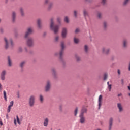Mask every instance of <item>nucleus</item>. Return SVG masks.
Returning <instances> with one entry per match:
<instances>
[{
  "instance_id": "nucleus-41",
  "label": "nucleus",
  "mask_w": 130,
  "mask_h": 130,
  "mask_svg": "<svg viewBox=\"0 0 130 130\" xmlns=\"http://www.w3.org/2000/svg\"><path fill=\"white\" fill-rule=\"evenodd\" d=\"M128 1L129 0H125L123 3L124 6H125L128 3Z\"/></svg>"
},
{
  "instance_id": "nucleus-61",
  "label": "nucleus",
  "mask_w": 130,
  "mask_h": 130,
  "mask_svg": "<svg viewBox=\"0 0 130 130\" xmlns=\"http://www.w3.org/2000/svg\"><path fill=\"white\" fill-rule=\"evenodd\" d=\"M44 35H46V33L44 32Z\"/></svg>"
},
{
  "instance_id": "nucleus-17",
  "label": "nucleus",
  "mask_w": 130,
  "mask_h": 130,
  "mask_svg": "<svg viewBox=\"0 0 130 130\" xmlns=\"http://www.w3.org/2000/svg\"><path fill=\"white\" fill-rule=\"evenodd\" d=\"M16 21V12L13 11L12 12V21L15 22Z\"/></svg>"
},
{
  "instance_id": "nucleus-28",
  "label": "nucleus",
  "mask_w": 130,
  "mask_h": 130,
  "mask_svg": "<svg viewBox=\"0 0 130 130\" xmlns=\"http://www.w3.org/2000/svg\"><path fill=\"white\" fill-rule=\"evenodd\" d=\"M9 41L10 42L11 47H13L14 46V43L13 42V40H12V39H10Z\"/></svg>"
},
{
  "instance_id": "nucleus-15",
  "label": "nucleus",
  "mask_w": 130,
  "mask_h": 130,
  "mask_svg": "<svg viewBox=\"0 0 130 130\" xmlns=\"http://www.w3.org/2000/svg\"><path fill=\"white\" fill-rule=\"evenodd\" d=\"M102 52L103 53H104L105 54H108V53H109V49H105V48H103L102 49Z\"/></svg>"
},
{
  "instance_id": "nucleus-25",
  "label": "nucleus",
  "mask_w": 130,
  "mask_h": 130,
  "mask_svg": "<svg viewBox=\"0 0 130 130\" xmlns=\"http://www.w3.org/2000/svg\"><path fill=\"white\" fill-rule=\"evenodd\" d=\"M20 13L21 16H24V9H23L22 8H20Z\"/></svg>"
},
{
  "instance_id": "nucleus-33",
  "label": "nucleus",
  "mask_w": 130,
  "mask_h": 130,
  "mask_svg": "<svg viewBox=\"0 0 130 130\" xmlns=\"http://www.w3.org/2000/svg\"><path fill=\"white\" fill-rule=\"evenodd\" d=\"M13 105H14V101H11L9 106L10 107H12Z\"/></svg>"
},
{
  "instance_id": "nucleus-27",
  "label": "nucleus",
  "mask_w": 130,
  "mask_h": 130,
  "mask_svg": "<svg viewBox=\"0 0 130 130\" xmlns=\"http://www.w3.org/2000/svg\"><path fill=\"white\" fill-rule=\"evenodd\" d=\"M25 61H23L20 63V67L23 69V67H24V66H25Z\"/></svg>"
},
{
  "instance_id": "nucleus-49",
  "label": "nucleus",
  "mask_w": 130,
  "mask_h": 130,
  "mask_svg": "<svg viewBox=\"0 0 130 130\" xmlns=\"http://www.w3.org/2000/svg\"><path fill=\"white\" fill-rule=\"evenodd\" d=\"M121 84H122V86H123L124 85V81L123 79H121Z\"/></svg>"
},
{
  "instance_id": "nucleus-2",
  "label": "nucleus",
  "mask_w": 130,
  "mask_h": 130,
  "mask_svg": "<svg viewBox=\"0 0 130 130\" xmlns=\"http://www.w3.org/2000/svg\"><path fill=\"white\" fill-rule=\"evenodd\" d=\"M50 28L52 31H53L54 34H57L58 32V29H59V25H54V22H53V18L51 19V24Z\"/></svg>"
},
{
  "instance_id": "nucleus-9",
  "label": "nucleus",
  "mask_w": 130,
  "mask_h": 130,
  "mask_svg": "<svg viewBox=\"0 0 130 130\" xmlns=\"http://www.w3.org/2000/svg\"><path fill=\"white\" fill-rule=\"evenodd\" d=\"M113 123V118L111 117L109 120V130H111V128H112Z\"/></svg>"
},
{
  "instance_id": "nucleus-16",
  "label": "nucleus",
  "mask_w": 130,
  "mask_h": 130,
  "mask_svg": "<svg viewBox=\"0 0 130 130\" xmlns=\"http://www.w3.org/2000/svg\"><path fill=\"white\" fill-rule=\"evenodd\" d=\"M52 75L54 79H56V71H55V69L54 68L52 69Z\"/></svg>"
},
{
  "instance_id": "nucleus-63",
  "label": "nucleus",
  "mask_w": 130,
  "mask_h": 130,
  "mask_svg": "<svg viewBox=\"0 0 130 130\" xmlns=\"http://www.w3.org/2000/svg\"><path fill=\"white\" fill-rule=\"evenodd\" d=\"M129 87H130V84H129Z\"/></svg>"
},
{
  "instance_id": "nucleus-60",
  "label": "nucleus",
  "mask_w": 130,
  "mask_h": 130,
  "mask_svg": "<svg viewBox=\"0 0 130 130\" xmlns=\"http://www.w3.org/2000/svg\"><path fill=\"white\" fill-rule=\"evenodd\" d=\"M6 3H8V2L9 1V0H5Z\"/></svg>"
},
{
  "instance_id": "nucleus-35",
  "label": "nucleus",
  "mask_w": 130,
  "mask_h": 130,
  "mask_svg": "<svg viewBox=\"0 0 130 130\" xmlns=\"http://www.w3.org/2000/svg\"><path fill=\"white\" fill-rule=\"evenodd\" d=\"M40 100L41 102H42L43 101V96H42V95H40Z\"/></svg>"
},
{
  "instance_id": "nucleus-48",
  "label": "nucleus",
  "mask_w": 130,
  "mask_h": 130,
  "mask_svg": "<svg viewBox=\"0 0 130 130\" xmlns=\"http://www.w3.org/2000/svg\"><path fill=\"white\" fill-rule=\"evenodd\" d=\"M80 32V29H79V28H77L75 30V33H79Z\"/></svg>"
},
{
  "instance_id": "nucleus-21",
  "label": "nucleus",
  "mask_w": 130,
  "mask_h": 130,
  "mask_svg": "<svg viewBox=\"0 0 130 130\" xmlns=\"http://www.w3.org/2000/svg\"><path fill=\"white\" fill-rule=\"evenodd\" d=\"M53 5V4L52 3V2H50L49 4L48 10H51V8H52Z\"/></svg>"
},
{
  "instance_id": "nucleus-46",
  "label": "nucleus",
  "mask_w": 130,
  "mask_h": 130,
  "mask_svg": "<svg viewBox=\"0 0 130 130\" xmlns=\"http://www.w3.org/2000/svg\"><path fill=\"white\" fill-rule=\"evenodd\" d=\"M77 11H74V17L75 18H77Z\"/></svg>"
},
{
  "instance_id": "nucleus-19",
  "label": "nucleus",
  "mask_w": 130,
  "mask_h": 130,
  "mask_svg": "<svg viewBox=\"0 0 130 130\" xmlns=\"http://www.w3.org/2000/svg\"><path fill=\"white\" fill-rule=\"evenodd\" d=\"M8 66L11 67L12 66V61H11V57L10 56L8 57Z\"/></svg>"
},
{
  "instance_id": "nucleus-24",
  "label": "nucleus",
  "mask_w": 130,
  "mask_h": 130,
  "mask_svg": "<svg viewBox=\"0 0 130 130\" xmlns=\"http://www.w3.org/2000/svg\"><path fill=\"white\" fill-rule=\"evenodd\" d=\"M75 57L76 58L77 61H80L81 60V58L78 56V55H75Z\"/></svg>"
},
{
  "instance_id": "nucleus-62",
  "label": "nucleus",
  "mask_w": 130,
  "mask_h": 130,
  "mask_svg": "<svg viewBox=\"0 0 130 130\" xmlns=\"http://www.w3.org/2000/svg\"><path fill=\"white\" fill-rule=\"evenodd\" d=\"M1 22H2V19H0V23H1Z\"/></svg>"
},
{
  "instance_id": "nucleus-22",
  "label": "nucleus",
  "mask_w": 130,
  "mask_h": 130,
  "mask_svg": "<svg viewBox=\"0 0 130 130\" xmlns=\"http://www.w3.org/2000/svg\"><path fill=\"white\" fill-rule=\"evenodd\" d=\"M83 15L85 19L86 17H88V16H89V14H88V13L87 12H86V10L83 11Z\"/></svg>"
},
{
  "instance_id": "nucleus-40",
  "label": "nucleus",
  "mask_w": 130,
  "mask_h": 130,
  "mask_svg": "<svg viewBox=\"0 0 130 130\" xmlns=\"http://www.w3.org/2000/svg\"><path fill=\"white\" fill-rule=\"evenodd\" d=\"M126 46V41L124 40L123 41V47H125Z\"/></svg>"
},
{
  "instance_id": "nucleus-20",
  "label": "nucleus",
  "mask_w": 130,
  "mask_h": 130,
  "mask_svg": "<svg viewBox=\"0 0 130 130\" xmlns=\"http://www.w3.org/2000/svg\"><path fill=\"white\" fill-rule=\"evenodd\" d=\"M3 94H4V97L5 101H8V99H7V92L6 91H3Z\"/></svg>"
},
{
  "instance_id": "nucleus-51",
  "label": "nucleus",
  "mask_w": 130,
  "mask_h": 130,
  "mask_svg": "<svg viewBox=\"0 0 130 130\" xmlns=\"http://www.w3.org/2000/svg\"><path fill=\"white\" fill-rule=\"evenodd\" d=\"M0 125H3V121H2V119H0Z\"/></svg>"
},
{
  "instance_id": "nucleus-29",
  "label": "nucleus",
  "mask_w": 130,
  "mask_h": 130,
  "mask_svg": "<svg viewBox=\"0 0 130 130\" xmlns=\"http://www.w3.org/2000/svg\"><path fill=\"white\" fill-rule=\"evenodd\" d=\"M16 119H17V122L18 123V124H20V119H19V117L18 115L16 116Z\"/></svg>"
},
{
  "instance_id": "nucleus-56",
  "label": "nucleus",
  "mask_w": 130,
  "mask_h": 130,
  "mask_svg": "<svg viewBox=\"0 0 130 130\" xmlns=\"http://www.w3.org/2000/svg\"><path fill=\"white\" fill-rule=\"evenodd\" d=\"M25 50L26 52H28V50L27 49V48H25Z\"/></svg>"
},
{
  "instance_id": "nucleus-39",
  "label": "nucleus",
  "mask_w": 130,
  "mask_h": 130,
  "mask_svg": "<svg viewBox=\"0 0 130 130\" xmlns=\"http://www.w3.org/2000/svg\"><path fill=\"white\" fill-rule=\"evenodd\" d=\"M106 27H107V23L106 22H104V27L105 29H106Z\"/></svg>"
},
{
  "instance_id": "nucleus-58",
  "label": "nucleus",
  "mask_w": 130,
  "mask_h": 130,
  "mask_svg": "<svg viewBox=\"0 0 130 130\" xmlns=\"http://www.w3.org/2000/svg\"><path fill=\"white\" fill-rule=\"evenodd\" d=\"M107 85H108V86L110 85V84H109V82H107Z\"/></svg>"
},
{
  "instance_id": "nucleus-52",
  "label": "nucleus",
  "mask_w": 130,
  "mask_h": 130,
  "mask_svg": "<svg viewBox=\"0 0 130 130\" xmlns=\"http://www.w3.org/2000/svg\"><path fill=\"white\" fill-rule=\"evenodd\" d=\"M122 94L121 93L118 94V97H120V96H122Z\"/></svg>"
},
{
  "instance_id": "nucleus-12",
  "label": "nucleus",
  "mask_w": 130,
  "mask_h": 130,
  "mask_svg": "<svg viewBox=\"0 0 130 130\" xmlns=\"http://www.w3.org/2000/svg\"><path fill=\"white\" fill-rule=\"evenodd\" d=\"M117 107L119 109V112H122L123 111V109L122 108V106L121 103L117 104Z\"/></svg>"
},
{
  "instance_id": "nucleus-3",
  "label": "nucleus",
  "mask_w": 130,
  "mask_h": 130,
  "mask_svg": "<svg viewBox=\"0 0 130 130\" xmlns=\"http://www.w3.org/2000/svg\"><path fill=\"white\" fill-rule=\"evenodd\" d=\"M61 49L59 53H56L55 54V55H58V54H59V59L60 61L62 62V63H64V62L63 61V59H62V54L63 53V50L64 49V43L63 42H61Z\"/></svg>"
},
{
  "instance_id": "nucleus-32",
  "label": "nucleus",
  "mask_w": 130,
  "mask_h": 130,
  "mask_svg": "<svg viewBox=\"0 0 130 130\" xmlns=\"http://www.w3.org/2000/svg\"><path fill=\"white\" fill-rule=\"evenodd\" d=\"M112 85L110 84V85L108 86V88L109 89V92H111V87H112Z\"/></svg>"
},
{
  "instance_id": "nucleus-11",
  "label": "nucleus",
  "mask_w": 130,
  "mask_h": 130,
  "mask_svg": "<svg viewBox=\"0 0 130 130\" xmlns=\"http://www.w3.org/2000/svg\"><path fill=\"white\" fill-rule=\"evenodd\" d=\"M61 36L62 38H66L67 37V28H63L62 30Z\"/></svg>"
},
{
  "instance_id": "nucleus-38",
  "label": "nucleus",
  "mask_w": 130,
  "mask_h": 130,
  "mask_svg": "<svg viewBox=\"0 0 130 130\" xmlns=\"http://www.w3.org/2000/svg\"><path fill=\"white\" fill-rule=\"evenodd\" d=\"M61 20V19L59 17H58L57 18V21L58 22V23H59V24H60V21Z\"/></svg>"
},
{
  "instance_id": "nucleus-54",
  "label": "nucleus",
  "mask_w": 130,
  "mask_h": 130,
  "mask_svg": "<svg viewBox=\"0 0 130 130\" xmlns=\"http://www.w3.org/2000/svg\"><path fill=\"white\" fill-rule=\"evenodd\" d=\"M14 124H17V122H16V119H14Z\"/></svg>"
},
{
  "instance_id": "nucleus-31",
  "label": "nucleus",
  "mask_w": 130,
  "mask_h": 130,
  "mask_svg": "<svg viewBox=\"0 0 130 130\" xmlns=\"http://www.w3.org/2000/svg\"><path fill=\"white\" fill-rule=\"evenodd\" d=\"M84 50L85 52H88V46H87L86 45H85L84 46Z\"/></svg>"
},
{
  "instance_id": "nucleus-26",
  "label": "nucleus",
  "mask_w": 130,
  "mask_h": 130,
  "mask_svg": "<svg viewBox=\"0 0 130 130\" xmlns=\"http://www.w3.org/2000/svg\"><path fill=\"white\" fill-rule=\"evenodd\" d=\"M64 22H66V23H69V18L68 17V16H66L64 19Z\"/></svg>"
},
{
  "instance_id": "nucleus-57",
  "label": "nucleus",
  "mask_w": 130,
  "mask_h": 130,
  "mask_svg": "<svg viewBox=\"0 0 130 130\" xmlns=\"http://www.w3.org/2000/svg\"><path fill=\"white\" fill-rule=\"evenodd\" d=\"M128 89L129 90V91H130V86H127Z\"/></svg>"
},
{
  "instance_id": "nucleus-6",
  "label": "nucleus",
  "mask_w": 130,
  "mask_h": 130,
  "mask_svg": "<svg viewBox=\"0 0 130 130\" xmlns=\"http://www.w3.org/2000/svg\"><path fill=\"white\" fill-rule=\"evenodd\" d=\"M33 32H34L33 28L29 27L27 29V31H26L25 34L24 38H25V39H27V38H28V37H29V36L31 35V34H32V33H33Z\"/></svg>"
},
{
  "instance_id": "nucleus-64",
  "label": "nucleus",
  "mask_w": 130,
  "mask_h": 130,
  "mask_svg": "<svg viewBox=\"0 0 130 130\" xmlns=\"http://www.w3.org/2000/svg\"><path fill=\"white\" fill-rule=\"evenodd\" d=\"M86 2H87L88 0H86Z\"/></svg>"
},
{
  "instance_id": "nucleus-14",
  "label": "nucleus",
  "mask_w": 130,
  "mask_h": 130,
  "mask_svg": "<svg viewBox=\"0 0 130 130\" xmlns=\"http://www.w3.org/2000/svg\"><path fill=\"white\" fill-rule=\"evenodd\" d=\"M48 118H46L44 121L43 125L45 127L48 125Z\"/></svg>"
},
{
  "instance_id": "nucleus-55",
  "label": "nucleus",
  "mask_w": 130,
  "mask_h": 130,
  "mask_svg": "<svg viewBox=\"0 0 130 130\" xmlns=\"http://www.w3.org/2000/svg\"><path fill=\"white\" fill-rule=\"evenodd\" d=\"M17 97L18 98H20V94L19 93V92H18L17 93Z\"/></svg>"
},
{
  "instance_id": "nucleus-23",
  "label": "nucleus",
  "mask_w": 130,
  "mask_h": 130,
  "mask_svg": "<svg viewBox=\"0 0 130 130\" xmlns=\"http://www.w3.org/2000/svg\"><path fill=\"white\" fill-rule=\"evenodd\" d=\"M77 114H78V107H76L74 111L75 116H77Z\"/></svg>"
},
{
  "instance_id": "nucleus-43",
  "label": "nucleus",
  "mask_w": 130,
  "mask_h": 130,
  "mask_svg": "<svg viewBox=\"0 0 130 130\" xmlns=\"http://www.w3.org/2000/svg\"><path fill=\"white\" fill-rule=\"evenodd\" d=\"M18 51L19 52H22V51H23V49H22V47H19L18 48Z\"/></svg>"
},
{
  "instance_id": "nucleus-50",
  "label": "nucleus",
  "mask_w": 130,
  "mask_h": 130,
  "mask_svg": "<svg viewBox=\"0 0 130 130\" xmlns=\"http://www.w3.org/2000/svg\"><path fill=\"white\" fill-rule=\"evenodd\" d=\"M48 3H49V0H45V4H46V5H47V4H48Z\"/></svg>"
},
{
  "instance_id": "nucleus-13",
  "label": "nucleus",
  "mask_w": 130,
  "mask_h": 130,
  "mask_svg": "<svg viewBox=\"0 0 130 130\" xmlns=\"http://www.w3.org/2000/svg\"><path fill=\"white\" fill-rule=\"evenodd\" d=\"M4 41L5 42V48L6 49H8V48H9V42L7 38H4Z\"/></svg>"
},
{
  "instance_id": "nucleus-59",
  "label": "nucleus",
  "mask_w": 130,
  "mask_h": 130,
  "mask_svg": "<svg viewBox=\"0 0 130 130\" xmlns=\"http://www.w3.org/2000/svg\"><path fill=\"white\" fill-rule=\"evenodd\" d=\"M8 116H9L7 114V115H6V117H7V118H8Z\"/></svg>"
},
{
  "instance_id": "nucleus-44",
  "label": "nucleus",
  "mask_w": 130,
  "mask_h": 130,
  "mask_svg": "<svg viewBox=\"0 0 130 130\" xmlns=\"http://www.w3.org/2000/svg\"><path fill=\"white\" fill-rule=\"evenodd\" d=\"M11 107H12L8 106V110H7L8 112H11Z\"/></svg>"
},
{
  "instance_id": "nucleus-5",
  "label": "nucleus",
  "mask_w": 130,
  "mask_h": 130,
  "mask_svg": "<svg viewBox=\"0 0 130 130\" xmlns=\"http://www.w3.org/2000/svg\"><path fill=\"white\" fill-rule=\"evenodd\" d=\"M27 45L29 46V47H32V46H34V40L32 38H27V40L26 41Z\"/></svg>"
},
{
  "instance_id": "nucleus-47",
  "label": "nucleus",
  "mask_w": 130,
  "mask_h": 130,
  "mask_svg": "<svg viewBox=\"0 0 130 130\" xmlns=\"http://www.w3.org/2000/svg\"><path fill=\"white\" fill-rule=\"evenodd\" d=\"M98 17L99 19L101 18V13H98Z\"/></svg>"
},
{
  "instance_id": "nucleus-1",
  "label": "nucleus",
  "mask_w": 130,
  "mask_h": 130,
  "mask_svg": "<svg viewBox=\"0 0 130 130\" xmlns=\"http://www.w3.org/2000/svg\"><path fill=\"white\" fill-rule=\"evenodd\" d=\"M87 108H82L79 115L80 123H82V124L85 123V121H86V118L85 117V116H84V114H85V113H87Z\"/></svg>"
},
{
  "instance_id": "nucleus-8",
  "label": "nucleus",
  "mask_w": 130,
  "mask_h": 130,
  "mask_svg": "<svg viewBox=\"0 0 130 130\" xmlns=\"http://www.w3.org/2000/svg\"><path fill=\"white\" fill-rule=\"evenodd\" d=\"M50 86H51V83L50 82V81L48 80L45 87V92H48L49 90H50Z\"/></svg>"
},
{
  "instance_id": "nucleus-37",
  "label": "nucleus",
  "mask_w": 130,
  "mask_h": 130,
  "mask_svg": "<svg viewBox=\"0 0 130 130\" xmlns=\"http://www.w3.org/2000/svg\"><path fill=\"white\" fill-rule=\"evenodd\" d=\"M58 39H59V37H58V36H57L55 38V41H56V42H57V41H58Z\"/></svg>"
},
{
  "instance_id": "nucleus-53",
  "label": "nucleus",
  "mask_w": 130,
  "mask_h": 130,
  "mask_svg": "<svg viewBox=\"0 0 130 130\" xmlns=\"http://www.w3.org/2000/svg\"><path fill=\"white\" fill-rule=\"evenodd\" d=\"M117 72H118V75H120V70L119 69H118Z\"/></svg>"
},
{
  "instance_id": "nucleus-36",
  "label": "nucleus",
  "mask_w": 130,
  "mask_h": 130,
  "mask_svg": "<svg viewBox=\"0 0 130 130\" xmlns=\"http://www.w3.org/2000/svg\"><path fill=\"white\" fill-rule=\"evenodd\" d=\"M102 4L103 6L105 5V4H106V0H102Z\"/></svg>"
},
{
  "instance_id": "nucleus-30",
  "label": "nucleus",
  "mask_w": 130,
  "mask_h": 130,
  "mask_svg": "<svg viewBox=\"0 0 130 130\" xmlns=\"http://www.w3.org/2000/svg\"><path fill=\"white\" fill-rule=\"evenodd\" d=\"M74 43H76V44L79 43V40L76 38H74Z\"/></svg>"
},
{
  "instance_id": "nucleus-42",
  "label": "nucleus",
  "mask_w": 130,
  "mask_h": 130,
  "mask_svg": "<svg viewBox=\"0 0 130 130\" xmlns=\"http://www.w3.org/2000/svg\"><path fill=\"white\" fill-rule=\"evenodd\" d=\"M59 109H60L61 112H62V105H60L59 106Z\"/></svg>"
},
{
  "instance_id": "nucleus-18",
  "label": "nucleus",
  "mask_w": 130,
  "mask_h": 130,
  "mask_svg": "<svg viewBox=\"0 0 130 130\" xmlns=\"http://www.w3.org/2000/svg\"><path fill=\"white\" fill-rule=\"evenodd\" d=\"M37 25L39 29L41 28V20H40V19H38Z\"/></svg>"
},
{
  "instance_id": "nucleus-45",
  "label": "nucleus",
  "mask_w": 130,
  "mask_h": 130,
  "mask_svg": "<svg viewBox=\"0 0 130 130\" xmlns=\"http://www.w3.org/2000/svg\"><path fill=\"white\" fill-rule=\"evenodd\" d=\"M0 32L2 34L4 33V28L3 27L0 28Z\"/></svg>"
},
{
  "instance_id": "nucleus-7",
  "label": "nucleus",
  "mask_w": 130,
  "mask_h": 130,
  "mask_svg": "<svg viewBox=\"0 0 130 130\" xmlns=\"http://www.w3.org/2000/svg\"><path fill=\"white\" fill-rule=\"evenodd\" d=\"M6 75H7V71L4 70L1 73V79L2 81H5L6 80Z\"/></svg>"
},
{
  "instance_id": "nucleus-34",
  "label": "nucleus",
  "mask_w": 130,
  "mask_h": 130,
  "mask_svg": "<svg viewBox=\"0 0 130 130\" xmlns=\"http://www.w3.org/2000/svg\"><path fill=\"white\" fill-rule=\"evenodd\" d=\"M107 79V74L105 73L104 75V80L105 81Z\"/></svg>"
},
{
  "instance_id": "nucleus-4",
  "label": "nucleus",
  "mask_w": 130,
  "mask_h": 130,
  "mask_svg": "<svg viewBox=\"0 0 130 130\" xmlns=\"http://www.w3.org/2000/svg\"><path fill=\"white\" fill-rule=\"evenodd\" d=\"M28 104L30 107H33L35 104V95H30L29 99Z\"/></svg>"
},
{
  "instance_id": "nucleus-10",
  "label": "nucleus",
  "mask_w": 130,
  "mask_h": 130,
  "mask_svg": "<svg viewBox=\"0 0 130 130\" xmlns=\"http://www.w3.org/2000/svg\"><path fill=\"white\" fill-rule=\"evenodd\" d=\"M98 103H99L98 109H100V108L101 107V105H102V95H100L99 97Z\"/></svg>"
}]
</instances>
